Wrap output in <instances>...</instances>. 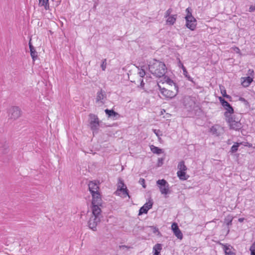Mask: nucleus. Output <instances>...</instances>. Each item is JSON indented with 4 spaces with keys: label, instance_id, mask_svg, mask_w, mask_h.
<instances>
[{
    "label": "nucleus",
    "instance_id": "1",
    "mask_svg": "<svg viewBox=\"0 0 255 255\" xmlns=\"http://www.w3.org/2000/svg\"><path fill=\"white\" fill-rule=\"evenodd\" d=\"M149 71L156 77L160 78L164 76L167 72V68L163 62L153 59L148 65Z\"/></svg>",
    "mask_w": 255,
    "mask_h": 255
},
{
    "label": "nucleus",
    "instance_id": "2",
    "mask_svg": "<svg viewBox=\"0 0 255 255\" xmlns=\"http://www.w3.org/2000/svg\"><path fill=\"white\" fill-rule=\"evenodd\" d=\"M233 114L225 117V121L228 124L230 129L239 131L242 129L243 126L240 120H238L235 115Z\"/></svg>",
    "mask_w": 255,
    "mask_h": 255
},
{
    "label": "nucleus",
    "instance_id": "3",
    "mask_svg": "<svg viewBox=\"0 0 255 255\" xmlns=\"http://www.w3.org/2000/svg\"><path fill=\"white\" fill-rule=\"evenodd\" d=\"M89 126L93 134L97 133L99 128L101 126L102 121H100L97 115L94 114H90L88 115Z\"/></svg>",
    "mask_w": 255,
    "mask_h": 255
},
{
    "label": "nucleus",
    "instance_id": "4",
    "mask_svg": "<svg viewBox=\"0 0 255 255\" xmlns=\"http://www.w3.org/2000/svg\"><path fill=\"white\" fill-rule=\"evenodd\" d=\"M182 103L187 111L192 112L193 109L196 105L195 98L190 96H185L183 98Z\"/></svg>",
    "mask_w": 255,
    "mask_h": 255
},
{
    "label": "nucleus",
    "instance_id": "5",
    "mask_svg": "<svg viewBox=\"0 0 255 255\" xmlns=\"http://www.w3.org/2000/svg\"><path fill=\"white\" fill-rule=\"evenodd\" d=\"M162 90L161 94L167 99H171L174 98L178 93L179 87L178 85H175V87L171 89H168L163 88L161 89Z\"/></svg>",
    "mask_w": 255,
    "mask_h": 255
},
{
    "label": "nucleus",
    "instance_id": "6",
    "mask_svg": "<svg viewBox=\"0 0 255 255\" xmlns=\"http://www.w3.org/2000/svg\"><path fill=\"white\" fill-rule=\"evenodd\" d=\"M156 184L162 194L167 195L171 193L169 190V184L166 180L164 179H159L156 181Z\"/></svg>",
    "mask_w": 255,
    "mask_h": 255
},
{
    "label": "nucleus",
    "instance_id": "7",
    "mask_svg": "<svg viewBox=\"0 0 255 255\" xmlns=\"http://www.w3.org/2000/svg\"><path fill=\"white\" fill-rule=\"evenodd\" d=\"M219 100L221 105L224 107V109L226 110V112L224 114L225 117L234 113V108L224 98L222 97H219Z\"/></svg>",
    "mask_w": 255,
    "mask_h": 255
},
{
    "label": "nucleus",
    "instance_id": "8",
    "mask_svg": "<svg viewBox=\"0 0 255 255\" xmlns=\"http://www.w3.org/2000/svg\"><path fill=\"white\" fill-rule=\"evenodd\" d=\"M92 205H98L99 206H102L103 200L102 199V195L101 193L98 190H96L95 192H93L91 194Z\"/></svg>",
    "mask_w": 255,
    "mask_h": 255
},
{
    "label": "nucleus",
    "instance_id": "9",
    "mask_svg": "<svg viewBox=\"0 0 255 255\" xmlns=\"http://www.w3.org/2000/svg\"><path fill=\"white\" fill-rule=\"evenodd\" d=\"M117 190L116 192V194H117L119 192H121L123 193V195L128 196L129 198H130V196L129 195V191L126 185L125 184L124 181L121 178H119V182Z\"/></svg>",
    "mask_w": 255,
    "mask_h": 255
},
{
    "label": "nucleus",
    "instance_id": "10",
    "mask_svg": "<svg viewBox=\"0 0 255 255\" xmlns=\"http://www.w3.org/2000/svg\"><path fill=\"white\" fill-rule=\"evenodd\" d=\"M101 218L92 216L88 222V227L94 231H97V226L101 222Z\"/></svg>",
    "mask_w": 255,
    "mask_h": 255
},
{
    "label": "nucleus",
    "instance_id": "11",
    "mask_svg": "<svg viewBox=\"0 0 255 255\" xmlns=\"http://www.w3.org/2000/svg\"><path fill=\"white\" fill-rule=\"evenodd\" d=\"M9 114H10V119L15 120L20 117L21 111L18 107L13 106L10 109Z\"/></svg>",
    "mask_w": 255,
    "mask_h": 255
},
{
    "label": "nucleus",
    "instance_id": "12",
    "mask_svg": "<svg viewBox=\"0 0 255 255\" xmlns=\"http://www.w3.org/2000/svg\"><path fill=\"white\" fill-rule=\"evenodd\" d=\"M185 18L186 20V26L192 31L194 30L197 25L196 19L195 18L194 19H191L189 15H186Z\"/></svg>",
    "mask_w": 255,
    "mask_h": 255
},
{
    "label": "nucleus",
    "instance_id": "13",
    "mask_svg": "<svg viewBox=\"0 0 255 255\" xmlns=\"http://www.w3.org/2000/svg\"><path fill=\"white\" fill-rule=\"evenodd\" d=\"M218 244L223 247L225 255H236V253L232 251V250L234 251H235V250L231 245L227 244H224L220 242H218Z\"/></svg>",
    "mask_w": 255,
    "mask_h": 255
},
{
    "label": "nucleus",
    "instance_id": "14",
    "mask_svg": "<svg viewBox=\"0 0 255 255\" xmlns=\"http://www.w3.org/2000/svg\"><path fill=\"white\" fill-rule=\"evenodd\" d=\"M153 202L152 200H149L148 203H146L143 206H142L139 210L138 216H140L143 214H147L148 211L152 208Z\"/></svg>",
    "mask_w": 255,
    "mask_h": 255
},
{
    "label": "nucleus",
    "instance_id": "15",
    "mask_svg": "<svg viewBox=\"0 0 255 255\" xmlns=\"http://www.w3.org/2000/svg\"><path fill=\"white\" fill-rule=\"evenodd\" d=\"M100 184V181L98 180L90 181L88 183L89 190L91 194L93 192H95L96 190L99 191L100 187L99 186Z\"/></svg>",
    "mask_w": 255,
    "mask_h": 255
},
{
    "label": "nucleus",
    "instance_id": "16",
    "mask_svg": "<svg viewBox=\"0 0 255 255\" xmlns=\"http://www.w3.org/2000/svg\"><path fill=\"white\" fill-rule=\"evenodd\" d=\"M100 207H103L102 206H99L98 205H92L91 209L92 211L93 216L97 217L99 218H101L102 216L101 215L102 210L100 208Z\"/></svg>",
    "mask_w": 255,
    "mask_h": 255
},
{
    "label": "nucleus",
    "instance_id": "17",
    "mask_svg": "<svg viewBox=\"0 0 255 255\" xmlns=\"http://www.w3.org/2000/svg\"><path fill=\"white\" fill-rule=\"evenodd\" d=\"M105 112L108 118L113 119L114 120H117L120 118L121 116L119 114L116 112L114 110L106 109Z\"/></svg>",
    "mask_w": 255,
    "mask_h": 255
},
{
    "label": "nucleus",
    "instance_id": "18",
    "mask_svg": "<svg viewBox=\"0 0 255 255\" xmlns=\"http://www.w3.org/2000/svg\"><path fill=\"white\" fill-rule=\"evenodd\" d=\"M178 65L179 66V67L181 68L182 70H183V74L185 76V77L187 78V79L192 82V83H195L194 81H193V79L192 78H191L189 75L188 74V71H187L186 68L185 67V66L183 65V64H182V63L181 62V60H180L179 58H178Z\"/></svg>",
    "mask_w": 255,
    "mask_h": 255
},
{
    "label": "nucleus",
    "instance_id": "19",
    "mask_svg": "<svg viewBox=\"0 0 255 255\" xmlns=\"http://www.w3.org/2000/svg\"><path fill=\"white\" fill-rule=\"evenodd\" d=\"M192 115H194L197 117H202L204 115V112L201 107L198 105H195L193 109L192 112H189Z\"/></svg>",
    "mask_w": 255,
    "mask_h": 255
},
{
    "label": "nucleus",
    "instance_id": "20",
    "mask_svg": "<svg viewBox=\"0 0 255 255\" xmlns=\"http://www.w3.org/2000/svg\"><path fill=\"white\" fill-rule=\"evenodd\" d=\"M28 45L30 49V55L31 56L32 60L34 61L37 58V52L35 50L34 46L32 45V43L31 42V39L29 41Z\"/></svg>",
    "mask_w": 255,
    "mask_h": 255
},
{
    "label": "nucleus",
    "instance_id": "21",
    "mask_svg": "<svg viewBox=\"0 0 255 255\" xmlns=\"http://www.w3.org/2000/svg\"><path fill=\"white\" fill-rule=\"evenodd\" d=\"M105 98H106V93H105V92L103 90H102L101 89L100 90V91H99L97 93V97H96V103H98V102L100 101L102 103L104 104V102H103L102 100Z\"/></svg>",
    "mask_w": 255,
    "mask_h": 255
},
{
    "label": "nucleus",
    "instance_id": "22",
    "mask_svg": "<svg viewBox=\"0 0 255 255\" xmlns=\"http://www.w3.org/2000/svg\"><path fill=\"white\" fill-rule=\"evenodd\" d=\"M234 219V217L231 215H227L225 218L224 219V223L226 224V225L228 226V231L227 234H228L230 232L229 227L232 225V221Z\"/></svg>",
    "mask_w": 255,
    "mask_h": 255
},
{
    "label": "nucleus",
    "instance_id": "23",
    "mask_svg": "<svg viewBox=\"0 0 255 255\" xmlns=\"http://www.w3.org/2000/svg\"><path fill=\"white\" fill-rule=\"evenodd\" d=\"M242 79H243L244 80L242 82V85L244 87H249L253 81V77L250 76L242 78Z\"/></svg>",
    "mask_w": 255,
    "mask_h": 255
},
{
    "label": "nucleus",
    "instance_id": "24",
    "mask_svg": "<svg viewBox=\"0 0 255 255\" xmlns=\"http://www.w3.org/2000/svg\"><path fill=\"white\" fill-rule=\"evenodd\" d=\"M162 245L161 244H156L153 247V255H158L160 254L161 251L162 250Z\"/></svg>",
    "mask_w": 255,
    "mask_h": 255
},
{
    "label": "nucleus",
    "instance_id": "25",
    "mask_svg": "<svg viewBox=\"0 0 255 255\" xmlns=\"http://www.w3.org/2000/svg\"><path fill=\"white\" fill-rule=\"evenodd\" d=\"M220 89L221 90V94L223 98H227L230 102L232 101V98L229 95H228L226 93V90L223 86H220Z\"/></svg>",
    "mask_w": 255,
    "mask_h": 255
},
{
    "label": "nucleus",
    "instance_id": "26",
    "mask_svg": "<svg viewBox=\"0 0 255 255\" xmlns=\"http://www.w3.org/2000/svg\"><path fill=\"white\" fill-rule=\"evenodd\" d=\"M178 178L181 180H186L188 179L189 175L186 174V171L178 170L177 172Z\"/></svg>",
    "mask_w": 255,
    "mask_h": 255
},
{
    "label": "nucleus",
    "instance_id": "27",
    "mask_svg": "<svg viewBox=\"0 0 255 255\" xmlns=\"http://www.w3.org/2000/svg\"><path fill=\"white\" fill-rule=\"evenodd\" d=\"M177 17V14L171 15L168 17V18L166 20V24L169 25H173L176 20Z\"/></svg>",
    "mask_w": 255,
    "mask_h": 255
},
{
    "label": "nucleus",
    "instance_id": "28",
    "mask_svg": "<svg viewBox=\"0 0 255 255\" xmlns=\"http://www.w3.org/2000/svg\"><path fill=\"white\" fill-rule=\"evenodd\" d=\"M163 80L165 82L168 84L169 86H172L173 85V88L175 87V85H178L176 83H175L169 77L166 75L165 74L163 76Z\"/></svg>",
    "mask_w": 255,
    "mask_h": 255
},
{
    "label": "nucleus",
    "instance_id": "29",
    "mask_svg": "<svg viewBox=\"0 0 255 255\" xmlns=\"http://www.w3.org/2000/svg\"><path fill=\"white\" fill-rule=\"evenodd\" d=\"M150 148L151 151L154 154H160L164 152L162 149L153 145H150Z\"/></svg>",
    "mask_w": 255,
    "mask_h": 255
},
{
    "label": "nucleus",
    "instance_id": "30",
    "mask_svg": "<svg viewBox=\"0 0 255 255\" xmlns=\"http://www.w3.org/2000/svg\"><path fill=\"white\" fill-rule=\"evenodd\" d=\"M39 5L40 6H44L45 9H49V0H38Z\"/></svg>",
    "mask_w": 255,
    "mask_h": 255
},
{
    "label": "nucleus",
    "instance_id": "31",
    "mask_svg": "<svg viewBox=\"0 0 255 255\" xmlns=\"http://www.w3.org/2000/svg\"><path fill=\"white\" fill-rule=\"evenodd\" d=\"M241 142H235L234 145L231 147L230 152L234 153L236 152L239 148V147L241 145Z\"/></svg>",
    "mask_w": 255,
    "mask_h": 255
},
{
    "label": "nucleus",
    "instance_id": "32",
    "mask_svg": "<svg viewBox=\"0 0 255 255\" xmlns=\"http://www.w3.org/2000/svg\"><path fill=\"white\" fill-rule=\"evenodd\" d=\"M177 167L180 171H186L187 169V168L185 165V162L183 160H182L179 162Z\"/></svg>",
    "mask_w": 255,
    "mask_h": 255
},
{
    "label": "nucleus",
    "instance_id": "33",
    "mask_svg": "<svg viewBox=\"0 0 255 255\" xmlns=\"http://www.w3.org/2000/svg\"><path fill=\"white\" fill-rule=\"evenodd\" d=\"M173 234L178 239L180 240H182L183 239V234L180 229L173 232Z\"/></svg>",
    "mask_w": 255,
    "mask_h": 255
},
{
    "label": "nucleus",
    "instance_id": "34",
    "mask_svg": "<svg viewBox=\"0 0 255 255\" xmlns=\"http://www.w3.org/2000/svg\"><path fill=\"white\" fill-rule=\"evenodd\" d=\"M149 227L151 228V229L152 230L153 233L155 234L156 233H158L157 235L160 236H161L160 232L159 231L158 229L156 227L154 226H150Z\"/></svg>",
    "mask_w": 255,
    "mask_h": 255
},
{
    "label": "nucleus",
    "instance_id": "35",
    "mask_svg": "<svg viewBox=\"0 0 255 255\" xmlns=\"http://www.w3.org/2000/svg\"><path fill=\"white\" fill-rule=\"evenodd\" d=\"M251 255H255V241L252 244L249 249Z\"/></svg>",
    "mask_w": 255,
    "mask_h": 255
},
{
    "label": "nucleus",
    "instance_id": "36",
    "mask_svg": "<svg viewBox=\"0 0 255 255\" xmlns=\"http://www.w3.org/2000/svg\"><path fill=\"white\" fill-rule=\"evenodd\" d=\"M143 67L144 66L141 67L140 71L138 72L139 76L141 78H143L146 75V72L145 71V70L143 68Z\"/></svg>",
    "mask_w": 255,
    "mask_h": 255
},
{
    "label": "nucleus",
    "instance_id": "37",
    "mask_svg": "<svg viewBox=\"0 0 255 255\" xmlns=\"http://www.w3.org/2000/svg\"><path fill=\"white\" fill-rule=\"evenodd\" d=\"M179 229V228L177 223H176L175 222L172 223V224L171 225V230H172L173 232H174L175 230H178Z\"/></svg>",
    "mask_w": 255,
    "mask_h": 255
},
{
    "label": "nucleus",
    "instance_id": "38",
    "mask_svg": "<svg viewBox=\"0 0 255 255\" xmlns=\"http://www.w3.org/2000/svg\"><path fill=\"white\" fill-rule=\"evenodd\" d=\"M239 100L243 102L246 106H250L249 102L247 100H246L244 98L241 97L239 98Z\"/></svg>",
    "mask_w": 255,
    "mask_h": 255
},
{
    "label": "nucleus",
    "instance_id": "39",
    "mask_svg": "<svg viewBox=\"0 0 255 255\" xmlns=\"http://www.w3.org/2000/svg\"><path fill=\"white\" fill-rule=\"evenodd\" d=\"M106 61H107L106 59H104L102 60V62L101 64V67L102 70H103V71L105 70V69L106 68V65H107Z\"/></svg>",
    "mask_w": 255,
    "mask_h": 255
},
{
    "label": "nucleus",
    "instance_id": "40",
    "mask_svg": "<svg viewBox=\"0 0 255 255\" xmlns=\"http://www.w3.org/2000/svg\"><path fill=\"white\" fill-rule=\"evenodd\" d=\"M163 158H158V161L157 163V166L160 167L163 164V161H164Z\"/></svg>",
    "mask_w": 255,
    "mask_h": 255
},
{
    "label": "nucleus",
    "instance_id": "41",
    "mask_svg": "<svg viewBox=\"0 0 255 255\" xmlns=\"http://www.w3.org/2000/svg\"><path fill=\"white\" fill-rule=\"evenodd\" d=\"M172 9L171 8H170L168 10H167L165 13L164 17L166 18L167 17L171 16V15H170V14L172 12Z\"/></svg>",
    "mask_w": 255,
    "mask_h": 255
},
{
    "label": "nucleus",
    "instance_id": "42",
    "mask_svg": "<svg viewBox=\"0 0 255 255\" xmlns=\"http://www.w3.org/2000/svg\"><path fill=\"white\" fill-rule=\"evenodd\" d=\"M186 11L187 12V15H189L190 18H191V19H194V17L193 16V15L192 14L191 11L190 10L189 7L186 8Z\"/></svg>",
    "mask_w": 255,
    "mask_h": 255
},
{
    "label": "nucleus",
    "instance_id": "43",
    "mask_svg": "<svg viewBox=\"0 0 255 255\" xmlns=\"http://www.w3.org/2000/svg\"><path fill=\"white\" fill-rule=\"evenodd\" d=\"M139 183L142 185L143 188H146V185L145 184V180L143 178H140L139 180Z\"/></svg>",
    "mask_w": 255,
    "mask_h": 255
},
{
    "label": "nucleus",
    "instance_id": "44",
    "mask_svg": "<svg viewBox=\"0 0 255 255\" xmlns=\"http://www.w3.org/2000/svg\"><path fill=\"white\" fill-rule=\"evenodd\" d=\"M153 132H154V133L156 135V136H157L158 137H159L160 135H161L162 134L161 133V131L159 130V129H153Z\"/></svg>",
    "mask_w": 255,
    "mask_h": 255
},
{
    "label": "nucleus",
    "instance_id": "45",
    "mask_svg": "<svg viewBox=\"0 0 255 255\" xmlns=\"http://www.w3.org/2000/svg\"><path fill=\"white\" fill-rule=\"evenodd\" d=\"M210 131L212 132L213 133L215 134V133H217V129L216 128H215L214 126H213L210 128Z\"/></svg>",
    "mask_w": 255,
    "mask_h": 255
},
{
    "label": "nucleus",
    "instance_id": "46",
    "mask_svg": "<svg viewBox=\"0 0 255 255\" xmlns=\"http://www.w3.org/2000/svg\"><path fill=\"white\" fill-rule=\"evenodd\" d=\"M248 75H249L251 76H252L253 77L254 75V71L253 69H250L248 70Z\"/></svg>",
    "mask_w": 255,
    "mask_h": 255
},
{
    "label": "nucleus",
    "instance_id": "47",
    "mask_svg": "<svg viewBox=\"0 0 255 255\" xmlns=\"http://www.w3.org/2000/svg\"><path fill=\"white\" fill-rule=\"evenodd\" d=\"M255 11V5H251L249 9V11L250 12Z\"/></svg>",
    "mask_w": 255,
    "mask_h": 255
},
{
    "label": "nucleus",
    "instance_id": "48",
    "mask_svg": "<svg viewBox=\"0 0 255 255\" xmlns=\"http://www.w3.org/2000/svg\"><path fill=\"white\" fill-rule=\"evenodd\" d=\"M233 49L237 53H241V51L239 47L235 46L233 47Z\"/></svg>",
    "mask_w": 255,
    "mask_h": 255
},
{
    "label": "nucleus",
    "instance_id": "49",
    "mask_svg": "<svg viewBox=\"0 0 255 255\" xmlns=\"http://www.w3.org/2000/svg\"><path fill=\"white\" fill-rule=\"evenodd\" d=\"M144 83L143 82V79H141L140 80V85L138 87H139L143 89H144Z\"/></svg>",
    "mask_w": 255,
    "mask_h": 255
},
{
    "label": "nucleus",
    "instance_id": "50",
    "mask_svg": "<svg viewBox=\"0 0 255 255\" xmlns=\"http://www.w3.org/2000/svg\"><path fill=\"white\" fill-rule=\"evenodd\" d=\"M119 248H120L121 249H125V248H127V249H129V248H130V247H128V246H126V245H122V246H119Z\"/></svg>",
    "mask_w": 255,
    "mask_h": 255
},
{
    "label": "nucleus",
    "instance_id": "51",
    "mask_svg": "<svg viewBox=\"0 0 255 255\" xmlns=\"http://www.w3.org/2000/svg\"><path fill=\"white\" fill-rule=\"evenodd\" d=\"M245 220V219L244 218H240L238 219V221L240 223H242L243 222L244 220Z\"/></svg>",
    "mask_w": 255,
    "mask_h": 255
},
{
    "label": "nucleus",
    "instance_id": "52",
    "mask_svg": "<svg viewBox=\"0 0 255 255\" xmlns=\"http://www.w3.org/2000/svg\"><path fill=\"white\" fill-rule=\"evenodd\" d=\"M157 85H158L159 90L160 91V93H161L162 90L161 89H163L164 88H161V87L158 84Z\"/></svg>",
    "mask_w": 255,
    "mask_h": 255
},
{
    "label": "nucleus",
    "instance_id": "53",
    "mask_svg": "<svg viewBox=\"0 0 255 255\" xmlns=\"http://www.w3.org/2000/svg\"><path fill=\"white\" fill-rule=\"evenodd\" d=\"M171 117V115L169 114H166V117H164L165 118H169V117Z\"/></svg>",
    "mask_w": 255,
    "mask_h": 255
},
{
    "label": "nucleus",
    "instance_id": "54",
    "mask_svg": "<svg viewBox=\"0 0 255 255\" xmlns=\"http://www.w3.org/2000/svg\"><path fill=\"white\" fill-rule=\"evenodd\" d=\"M161 114H163L164 113H165V110L163 109L162 111H161Z\"/></svg>",
    "mask_w": 255,
    "mask_h": 255
},
{
    "label": "nucleus",
    "instance_id": "55",
    "mask_svg": "<svg viewBox=\"0 0 255 255\" xmlns=\"http://www.w3.org/2000/svg\"><path fill=\"white\" fill-rule=\"evenodd\" d=\"M146 77L150 78V75H146Z\"/></svg>",
    "mask_w": 255,
    "mask_h": 255
},
{
    "label": "nucleus",
    "instance_id": "56",
    "mask_svg": "<svg viewBox=\"0 0 255 255\" xmlns=\"http://www.w3.org/2000/svg\"><path fill=\"white\" fill-rule=\"evenodd\" d=\"M158 139H159V140H161V138L159 137V136L158 137Z\"/></svg>",
    "mask_w": 255,
    "mask_h": 255
},
{
    "label": "nucleus",
    "instance_id": "57",
    "mask_svg": "<svg viewBox=\"0 0 255 255\" xmlns=\"http://www.w3.org/2000/svg\"><path fill=\"white\" fill-rule=\"evenodd\" d=\"M229 142H228V144H229L230 143V140H228Z\"/></svg>",
    "mask_w": 255,
    "mask_h": 255
},
{
    "label": "nucleus",
    "instance_id": "58",
    "mask_svg": "<svg viewBox=\"0 0 255 255\" xmlns=\"http://www.w3.org/2000/svg\"><path fill=\"white\" fill-rule=\"evenodd\" d=\"M229 142H228V144H229L230 143V140H228Z\"/></svg>",
    "mask_w": 255,
    "mask_h": 255
},
{
    "label": "nucleus",
    "instance_id": "59",
    "mask_svg": "<svg viewBox=\"0 0 255 255\" xmlns=\"http://www.w3.org/2000/svg\"><path fill=\"white\" fill-rule=\"evenodd\" d=\"M229 142H228V144H229L230 143V140H228Z\"/></svg>",
    "mask_w": 255,
    "mask_h": 255
}]
</instances>
